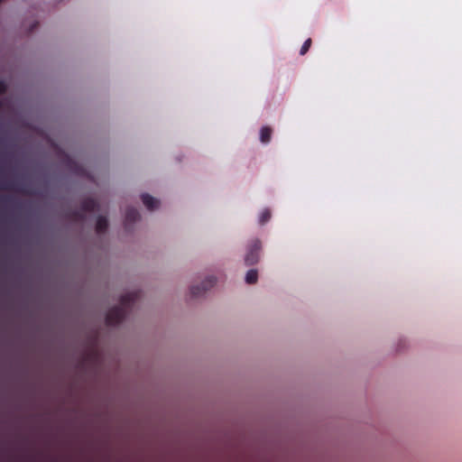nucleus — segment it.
<instances>
[{
  "label": "nucleus",
  "instance_id": "obj_11",
  "mask_svg": "<svg viewBox=\"0 0 462 462\" xmlns=\"http://www.w3.org/2000/svg\"><path fill=\"white\" fill-rule=\"evenodd\" d=\"M271 216H272V214H271V211L269 208L263 209L259 217V223L261 225H264L265 223H267L270 220Z\"/></svg>",
  "mask_w": 462,
  "mask_h": 462
},
{
  "label": "nucleus",
  "instance_id": "obj_1",
  "mask_svg": "<svg viewBox=\"0 0 462 462\" xmlns=\"http://www.w3.org/2000/svg\"><path fill=\"white\" fill-rule=\"evenodd\" d=\"M138 298V291H132L122 295L120 298V305L113 307L106 313V325L116 326L120 324L125 318L126 310Z\"/></svg>",
  "mask_w": 462,
  "mask_h": 462
},
{
  "label": "nucleus",
  "instance_id": "obj_15",
  "mask_svg": "<svg viewBox=\"0 0 462 462\" xmlns=\"http://www.w3.org/2000/svg\"><path fill=\"white\" fill-rule=\"evenodd\" d=\"M4 0H0V3H2Z\"/></svg>",
  "mask_w": 462,
  "mask_h": 462
},
{
  "label": "nucleus",
  "instance_id": "obj_2",
  "mask_svg": "<svg viewBox=\"0 0 462 462\" xmlns=\"http://www.w3.org/2000/svg\"><path fill=\"white\" fill-rule=\"evenodd\" d=\"M99 205L97 200L91 198L85 199L80 205L79 210H74L70 213L71 219L75 221H83L85 214L97 211Z\"/></svg>",
  "mask_w": 462,
  "mask_h": 462
},
{
  "label": "nucleus",
  "instance_id": "obj_5",
  "mask_svg": "<svg viewBox=\"0 0 462 462\" xmlns=\"http://www.w3.org/2000/svg\"><path fill=\"white\" fill-rule=\"evenodd\" d=\"M140 219V214L134 208H128L125 216V227L126 230L131 229V226Z\"/></svg>",
  "mask_w": 462,
  "mask_h": 462
},
{
  "label": "nucleus",
  "instance_id": "obj_4",
  "mask_svg": "<svg viewBox=\"0 0 462 462\" xmlns=\"http://www.w3.org/2000/svg\"><path fill=\"white\" fill-rule=\"evenodd\" d=\"M216 284V278L214 276H208L202 282L200 285H193L190 288V294L192 297H199L204 294L207 291L211 289Z\"/></svg>",
  "mask_w": 462,
  "mask_h": 462
},
{
  "label": "nucleus",
  "instance_id": "obj_13",
  "mask_svg": "<svg viewBox=\"0 0 462 462\" xmlns=\"http://www.w3.org/2000/svg\"><path fill=\"white\" fill-rule=\"evenodd\" d=\"M6 89H7L6 84L4 81L0 80V95L5 93Z\"/></svg>",
  "mask_w": 462,
  "mask_h": 462
},
{
  "label": "nucleus",
  "instance_id": "obj_7",
  "mask_svg": "<svg viewBox=\"0 0 462 462\" xmlns=\"http://www.w3.org/2000/svg\"><path fill=\"white\" fill-rule=\"evenodd\" d=\"M141 199L149 210H154L159 208L160 201L147 193L142 194Z\"/></svg>",
  "mask_w": 462,
  "mask_h": 462
},
{
  "label": "nucleus",
  "instance_id": "obj_12",
  "mask_svg": "<svg viewBox=\"0 0 462 462\" xmlns=\"http://www.w3.org/2000/svg\"><path fill=\"white\" fill-rule=\"evenodd\" d=\"M311 43H312V42H311L310 38L307 39L304 42V43L302 44L300 51V54L301 56L305 55L308 52V51L310 50V48L311 46Z\"/></svg>",
  "mask_w": 462,
  "mask_h": 462
},
{
  "label": "nucleus",
  "instance_id": "obj_10",
  "mask_svg": "<svg viewBox=\"0 0 462 462\" xmlns=\"http://www.w3.org/2000/svg\"><path fill=\"white\" fill-rule=\"evenodd\" d=\"M258 279V273L255 269H251L246 273L245 275V282L248 284H254L257 282Z\"/></svg>",
  "mask_w": 462,
  "mask_h": 462
},
{
  "label": "nucleus",
  "instance_id": "obj_9",
  "mask_svg": "<svg viewBox=\"0 0 462 462\" xmlns=\"http://www.w3.org/2000/svg\"><path fill=\"white\" fill-rule=\"evenodd\" d=\"M273 130L269 126H263L260 131V140L263 143H268L271 141Z\"/></svg>",
  "mask_w": 462,
  "mask_h": 462
},
{
  "label": "nucleus",
  "instance_id": "obj_6",
  "mask_svg": "<svg viewBox=\"0 0 462 462\" xmlns=\"http://www.w3.org/2000/svg\"><path fill=\"white\" fill-rule=\"evenodd\" d=\"M64 162L69 171L73 172L76 175H83L84 169L79 163H77L74 160H72L69 155L65 156Z\"/></svg>",
  "mask_w": 462,
  "mask_h": 462
},
{
  "label": "nucleus",
  "instance_id": "obj_8",
  "mask_svg": "<svg viewBox=\"0 0 462 462\" xmlns=\"http://www.w3.org/2000/svg\"><path fill=\"white\" fill-rule=\"evenodd\" d=\"M108 227V221L106 217L99 216L96 223V232L97 234H104L106 232Z\"/></svg>",
  "mask_w": 462,
  "mask_h": 462
},
{
  "label": "nucleus",
  "instance_id": "obj_3",
  "mask_svg": "<svg viewBox=\"0 0 462 462\" xmlns=\"http://www.w3.org/2000/svg\"><path fill=\"white\" fill-rule=\"evenodd\" d=\"M261 248L262 245L259 239H254L250 242L245 256V263L246 265L250 266L258 263Z\"/></svg>",
  "mask_w": 462,
  "mask_h": 462
},
{
  "label": "nucleus",
  "instance_id": "obj_14",
  "mask_svg": "<svg viewBox=\"0 0 462 462\" xmlns=\"http://www.w3.org/2000/svg\"><path fill=\"white\" fill-rule=\"evenodd\" d=\"M37 25H38V23H34V24L32 25V27L31 28L30 32H32V31H33V29L37 27Z\"/></svg>",
  "mask_w": 462,
  "mask_h": 462
}]
</instances>
